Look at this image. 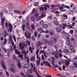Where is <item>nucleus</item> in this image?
Returning <instances> with one entry per match:
<instances>
[{
  "label": "nucleus",
  "instance_id": "f257e3e1",
  "mask_svg": "<svg viewBox=\"0 0 77 77\" xmlns=\"http://www.w3.org/2000/svg\"><path fill=\"white\" fill-rule=\"evenodd\" d=\"M23 45V43H20L19 44L20 50H22V54H24L25 56H27V54H26V51L24 50H23V48H24V46L23 45Z\"/></svg>",
  "mask_w": 77,
  "mask_h": 77
},
{
  "label": "nucleus",
  "instance_id": "f03ea898",
  "mask_svg": "<svg viewBox=\"0 0 77 77\" xmlns=\"http://www.w3.org/2000/svg\"><path fill=\"white\" fill-rule=\"evenodd\" d=\"M25 36L27 38L30 39V37H31V34L30 33L29 31H26L25 32Z\"/></svg>",
  "mask_w": 77,
  "mask_h": 77
},
{
  "label": "nucleus",
  "instance_id": "7ed1b4c3",
  "mask_svg": "<svg viewBox=\"0 0 77 77\" xmlns=\"http://www.w3.org/2000/svg\"><path fill=\"white\" fill-rule=\"evenodd\" d=\"M43 17H45V15L44 14H42V15L36 19L37 21H39L41 19H42Z\"/></svg>",
  "mask_w": 77,
  "mask_h": 77
},
{
  "label": "nucleus",
  "instance_id": "20e7f679",
  "mask_svg": "<svg viewBox=\"0 0 77 77\" xmlns=\"http://www.w3.org/2000/svg\"><path fill=\"white\" fill-rule=\"evenodd\" d=\"M1 64L2 65V67L4 69L6 70V69H7L6 67V66L5 65V63H4L3 61L2 60L1 61Z\"/></svg>",
  "mask_w": 77,
  "mask_h": 77
},
{
  "label": "nucleus",
  "instance_id": "39448f33",
  "mask_svg": "<svg viewBox=\"0 0 77 77\" xmlns=\"http://www.w3.org/2000/svg\"><path fill=\"white\" fill-rule=\"evenodd\" d=\"M38 31V32L40 31V33H44V31L43 29H42V28H40L37 29Z\"/></svg>",
  "mask_w": 77,
  "mask_h": 77
},
{
  "label": "nucleus",
  "instance_id": "423d86ee",
  "mask_svg": "<svg viewBox=\"0 0 77 77\" xmlns=\"http://www.w3.org/2000/svg\"><path fill=\"white\" fill-rule=\"evenodd\" d=\"M5 17H2L1 19V24L2 26H4V23H5Z\"/></svg>",
  "mask_w": 77,
  "mask_h": 77
},
{
  "label": "nucleus",
  "instance_id": "0eeeda50",
  "mask_svg": "<svg viewBox=\"0 0 77 77\" xmlns=\"http://www.w3.org/2000/svg\"><path fill=\"white\" fill-rule=\"evenodd\" d=\"M9 64H10L11 66H13L14 65V63L12 60L10 61L9 62Z\"/></svg>",
  "mask_w": 77,
  "mask_h": 77
},
{
  "label": "nucleus",
  "instance_id": "6e6552de",
  "mask_svg": "<svg viewBox=\"0 0 77 77\" xmlns=\"http://www.w3.org/2000/svg\"><path fill=\"white\" fill-rule=\"evenodd\" d=\"M27 55H25L24 57L25 59H26V61L28 63H29V58L28 57H27Z\"/></svg>",
  "mask_w": 77,
  "mask_h": 77
},
{
  "label": "nucleus",
  "instance_id": "1a4fd4ad",
  "mask_svg": "<svg viewBox=\"0 0 77 77\" xmlns=\"http://www.w3.org/2000/svg\"><path fill=\"white\" fill-rule=\"evenodd\" d=\"M27 72L29 74H32L33 72V69H30L28 70Z\"/></svg>",
  "mask_w": 77,
  "mask_h": 77
},
{
  "label": "nucleus",
  "instance_id": "9d476101",
  "mask_svg": "<svg viewBox=\"0 0 77 77\" xmlns=\"http://www.w3.org/2000/svg\"><path fill=\"white\" fill-rule=\"evenodd\" d=\"M44 8H45V11H46L47 9V8H50V6L49 5H44Z\"/></svg>",
  "mask_w": 77,
  "mask_h": 77
},
{
  "label": "nucleus",
  "instance_id": "9b49d317",
  "mask_svg": "<svg viewBox=\"0 0 77 77\" xmlns=\"http://www.w3.org/2000/svg\"><path fill=\"white\" fill-rule=\"evenodd\" d=\"M15 53L17 54H21V53L20 51H18V50L17 49L15 50Z\"/></svg>",
  "mask_w": 77,
  "mask_h": 77
},
{
  "label": "nucleus",
  "instance_id": "f8f14e48",
  "mask_svg": "<svg viewBox=\"0 0 77 77\" xmlns=\"http://www.w3.org/2000/svg\"><path fill=\"white\" fill-rule=\"evenodd\" d=\"M73 62L74 63H77V57L75 58L73 60Z\"/></svg>",
  "mask_w": 77,
  "mask_h": 77
},
{
  "label": "nucleus",
  "instance_id": "ddd939ff",
  "mask_svg": "<svg viewBox=\"0 0 77 77\" xmlns=\"http://www.w3.org/2000/svg\"><path fill=\"white\" fill-rule=\"evenodd\" d=\"M41 45H42V42H38L37 43V46L38 47H39Z\"/></svg>",
  "mask_w": 77,
  "mask_h": 77
},
{
  "label": "nucleus",
  "instance_id": "4468645a",
  "mask_svg": "<svg viewBox=\"0 0 77 77\" xmlns=\"http://www.w3.org/2000/svg\"><path fill=\"white\" fill-rule=\"evenodd\" d=\"M26 27V25H25V24H24L22 26V29L23 30V32H24V30H25V29Z\"/></svg>",
  "mask_w": 77,
  "mask_h": 77
},
{
  "label": "nucleus",
  "instance_id": "2eb2a0df",
  "mask_svg": "<svg viewBox=\"0 0 77 77\" xmlns=\"http://www.w3.org/2000/svg\"><path fill=\"white\" fill-rule=\"evenodd\" d=\"M51 64L49 63V62H47L46 63V65H47L48 67H50V68H51Z\"/></svg>",
  "mask_w": 77,
  "mask_h": 77
},
{
  "label": "nucleus",
  "instance_id": "dca6fc26",
  "mask_svg": "<svg viewBox=\"0 0 77 77\" xmlns=\"http://www.w3.org/2000/svg\"><path fill=\"white\" fill-rule=\"evenodd\" d=\"M62 7L63 8H64V7H65V8H68V9H70V8H69V6L65 5L64 4L63 5H62Z\"/></svg>",
  "mask_w": 77,
  "mask_h": 77
},
{
  "label": "nucleus",
  "instance_id": "f3484780",
  "mask_svg": "<svg viewBox=\"0 0 77 77\" xmlns=\"http://www.w3.org/2000/svg\"><path fill=\"white\" fill-rule=\"evenodd\" d=\"M41 60V59L40 58V57H39L38 58V60H37V65H38H38H39V63H40V60Z\"/></svg>",
  "mask_w": 77,
  "mask_h": 77
},
{
  "label": "nucleus",
  "instance_id": "a211bd4d",
  "mask_svg": "<svg viewBox=\"0 0 77 77\" xmlns=\"http://www.w3.org/2000/svg\"><path fill=\"white\" fill-rule=\"evenodd\" d=\"M7 40L6 39V38H5L4 39V41L3 42V44L4 45H5V44H7Z\"/></svg>",
  "mask_w": 77,
  "mask_h": 77
},
{
  "label": "nucleus",
  "instance_id": "6ab92c4d",
  "mask_svg": "<svg viewBox=\"0 0 77 77\" xmlns=\"http://www.w3.org/2000/svg\"><path fill=\"white\" fill-rule=\"evenodd\" d=\"M29 64H28V63H26L24 65V67L26 68H29Z\"/></svg>",
  "mask_w": 77,
  "mask_h": 77
},
{
  "label": "nucleus",
  "instance_id": "aec40b11",
  "mask_svg": "<svg viewBox=\"0 0 77 77\" xmlns=\"http://www.w3.org/2000/svg\"><path fill=\"white\" fill-rule=\"evenodd\" d=\"M44 52V54L45 57H46V55L45 54V51H44V50H41L40 53H43Z\"/></svg>",
  "mask_w": 77,
  "mask_h": 77
},
{
  "label": "nucleus",
  "instance_id": "412c9836",
  "mask_svg": "<svg viewBox=\"0 0 77 77\" xmlns=\"http://www.w3.org/2000/svg\"><path fill=\"white\" fill-rule=\"evenodd\" d=\"M34 16L35 17H37L39 16V13H38L36 12L34 14Z\"/></svg>",
  "mask_w": 77,
  "mask_h": 77
},
{
  "label": "nucleus",
  "instance_id": "4be33fe9",
  "mask_svg": "<svg viewBox=\"0 0 77 77\" xmlns=\"http://www.w3.org/2000/svg\"><path fill=\"white\" fill-rule=\"evenodd\" d=\"M10 70L13 72H15V70L14 69L12 68V67L10 68Z\"/></svg>",
  "mask_w": 77,
  "mask_h": 77
},
{
  "label": "nucleus",
  "instance_id": "5701e85b",
  "mask_svg": "<svg viewBox=\"0 0 77 77\" xmlns=\"http://www.w3.org/2000/svg\"><path fill=\"white\" fill-rule=\"evenodd\" d=\"M31 19L32 21H34L35 20V18L34 16H32L31 17Z\"/></svg>",
  "mask_w": 77,
  "mask_h": 77
},
{
  "label": "nucleus",
  "instance_id": "b1692460",
  "mask_svg": "<svg viewBox=\"0 0 77 77\" xmlns=\"http://www.w3.org/2000/svg\"><path fill=\"white\" fill-rule=\"evenodd\" d=\"M35 59V58L34 57H32L31 58L30 60L31 61H34Z\"/></svg>",
  "mask_w": 77,
  "mask_h": 77
},
{
  "label": "nucleus",
  "instance_id": "393cba45",
  "mask_svg": "<svg viewBox=\"0 0 77 77\" xmlns=\"http://www.w3.org/2000/svg\"><path fill=\"white\" fill-rule=\"evenodd\" d=\"M69 61L67 60L66 61L65 65L66 66H68V65H69Z\"/></svg>",
  "mask_w": 77,
  "mask_h": 77
},
{
  "label": "nucleus",
  "instance_id": "a878e982",
  "mask_svg": "<svg viewBox=\"0 0 77 77\" xmlns=\"http://www.w3.org/2000/svg\"><path fill=\"white\" fill-rule=\"evenodd\" d=\"M54 56L56 58H58L59 56V54H57V53H55Z\"/></svg>",
  "mask_w": 77,
  "mask_h": 77
},
{
  "label": "nucleus",
  "instance_id": "bb28decb",
  "mask_svg": "<svg viewBox=\"0 0 77 77\" xmlns=\"http://www.w3.org/2000/svg\"><path fill=\"white\" fill-rule=\"evenodd\" d=\"M57 38L56 37H54V41L55 43L56 42H57Z\"/></svg>",
  "mask_w": 77,
  "mask_h": 77
},
{
  "label": "nucleus",
  "instance_id": "cd10ccee",
  "mask_svg": "<svg viewBox=\"0 0 77 77\" xmlns=\"http://www.w3.org/2000/svg\"><path fill=\"white\" fill-rule=\"evenodd\" d=\"M19 54L18 57H21V58L22 60H23V54H21V55L20 54Z\"/></svg>",
  "mask_w": 77,
  "mask_h": 77
},
{
  "label": "nucleus",
  "instance_id": "c85d7f7f",
  "mask_svg": "<svg viewBox=\"0 0 77 77\" xmlns=\"http://www.w3.org/2000/svg\"><path fill=\"white\" fill-rule=\"evenodd\" d=\"M47 19L48 20H52V17H51V16H49L48 17Z\"/></svg>",
  "mask_w": 77,
  "mask_h": 77
},
{
  "label": "nucleus",
  "instance_id": "c756f323",
  "mask_svg": "<svg viewBox=\"0 0 77 77\" xmlns=\"http://www.w3.org/2000/svg\"><path fill=\"white\" fill-rule=\"evenodd\" d=\"M17 66L19 68H21V65L20 63H17Z\"/></svg>",
  "mask_w": 77,
  "mask_h": 77
},
{
  "label": "nucleus",
  "instance_id": "7c9ffc66",
  "mask_svg": "<svg viewBox=\"0 0 77 77\" xmlns=\"http://www.w3.org/2000/svg\"><path fill=\"white\" fill-rule=\"evenodd\" d=\"M45 44H50V42L48 40H46L45 41Z\"/></svg>",
  "mask_w": 77,
  "mask_h": 77
},
{
  "label": "nucleus",
  "instance_id": "2f4dec72",
  "mask_svg": "<svg viewBox=\"0 0 77 77\" xmlns=\"http://www.w3.org/2000/svg\"><path fill=\"white\" fill-rule=\"evenodd\" d=\"M56 31H57V32H60V30L58 27H57L56 28Z\"/></svg>",
  "mask_w": 77,
  "mask_h": 77
},
{
  "label": "nucleus",
  "instance_id": "473e14b6",
  "mask_svg": "<svg viewBox=\"0 0 77 77\" xmlns=\"http://www.w3.org/2000/svg\"><path fill=\"white\" fill-rule=\"evenodd\" d=\"M70 50H71V51H72L73 50H74V48L73 46H71L70 47Z\"/></svg>",
  "mask_w": 77,
  "mask_h": 77
},
{
  "label": "nucleus",
  "instance_id": "72a5a7b5",
  "mask_svg": "<svg viewBox=\"0 0 77 77\" xmlns=\"http://www.w3.org/2000/svg\"><path fill=\"white\" fill-rule=\"evenodd\" d=\"M34 5L35 6H37L39 5V2H36L35 3Z\"/></svg>",
  "mask_w": 77,
  "mask_h": 77
},
{
  "label": "nucleus",
  "instance_id": "f704fd0d",
  "mask_svg": "<svg viewBox=\"0 0 77 77\" xmlns=\"http://www.w3.org/2000/svg\"><path fill=\"white\" fill-rule=\"evenodd\" d=\"M44 22L43 20H42L40 21V25H43L44 24Z\"/></svg>",
  "mask_w": 77,
  "mask_h": 77
},
{
  "label": "nucleus",
  "instance_id": "c9c22d12",
  "mask_svg": "<svg viewBox=\"0 0 77 77\" xmlns=\"http://www.w3.org/2000/svg\"><path fill=\"white\" fill-rule=\"evenodd\" d=\"M54 24H55L57 26H59V23H58V22H57V21H54Z\"/></svg>",
  "mask_w": 77,
  "mask_h": 77
},
{
  "label": "nucleus",
  "instance_id": "e433bc0d",
  "mask_svg": "<svg viewBox=\"0 0 77 77\" xmlns=\"http://www.w3.org/2000/svg\"><path fill=\"white\" fill-rule=\"evenodd\" d=\"M49 34H50V35L53 36V34H54V33H53V31H49Z\"/></svg>",
  "mask_w": 77,
  "mask_h": 77
},
{
  "label": "nucleus",
  "instance_id": "4c0bfd02",
  "mask_svg": "<svg viewBox=\"0 0 77 77\" xmlns=\"http://www.w3.org/2000/svg\"><path fill=\"white\" fill-rule=\"evenodd\" d=\"M44 10V7H40L39 9V10L40 11H43V10Z\"/></svg>",
  "mask_w": 77,
  "mask_h": 77
},
{
  "label": "nucleus",
  "instance_id": "58836bf2",
  "mask_svg": "<svg viewBox=\"0 0 77 77\" xmlns=\"http://www.w3.org/2000/svg\"><path fill=\"white\" fill-rule=\"evenodd\" d=\"M29 51L31 52V54H32L33 53V49L31 48V47H29Z\"/></svg>",
  "mask_w": 77,
  "mask_h": 77
},
{
  "label": "nucleus",
  "instance_id": "ea45409f",
  "mask_svg": "<svg viewBox=\"0 0 77 77\" xmlns=\"http://www.w3.org/2000/svg\"><path fill=\"white\" fill-rule=\"evenodd\" d=\"M9 51H10V50H9V49H5V51L4 52H5V53H6V52L9 53Z\"/></svg>",
  "mask_w": 77,
  "mask_h": 77
},
{
  "label": "nucleus",
  "instance_id": "a19ab883",
  "mask_svg": "<svg viewBox=\"0 0 77 77\" xmlns=\"http://www.w3.org/2000/svg\"><path fill=\"white\" fill-rule=\"evenodd\" d=\"M9 29H12V25L11 24L9 23Z\"/></svg>",
  "mask_w": 77,
  "mask_h": 77
},
{
  "label": "nucleus",
  "instance_id": "79ce46f5",
  "mask_svg": "<svg viewBox=\"0 0 77 77\" xmlns=\"http://www.w3.org/2000/svg\"><path fill=\"white\" fill-rule=\"evenodd\" d=\"M15 12V13H18V14H21V12L19 11H18V10H16L14 11Z\"/></svg>",
  "mask_w": 77,
  "mask_h": 77
},
{
  "label": "nucleus",
  "instance_id": "37998d69",
  "mask_svg": "<svg viewBox=\"0 0 77 77\" xmlns=\"http://www.w3.org/2000/svg\"><path fill=\"white\" fill-rule=\"evenodd\" d=\"M35 8H33V11L31 12L32 14H34V13L35 12Z\"/></svg>",
  "mask_w": 77,
  "mask_h": 77
},
{
  "label": "nucleus",
  "instance_id": "c03bdc74",
  "mask_svg": "<svg viewBox=\"0 0 77 77\" xmlns=\"http://www.w3.org/2000/svg\"><path fill=\"white\" fill-rule=\"evenodd\" d=\"M20 75H22V77H26V76L24 75V74L23 73H20Z\"/></svg>",
  "mask_w": 77,
  "mask_h": 77
},
{
  "label": "nucleus",
  "instance_id": "a18cd8bd",
  "mask_svg": "<svg viewBox=\"0 0 77 77\" xmlns=\"http://www.w3.org/2000/svg\"><path fill=\"white\" fill-rule=\"evenodd\" d=\"M26 25L27 27H29V26L30 25V24H29V23L28 22H27L26 23Z\"/></svg>",
  "mask_w": 77,
  "mask_h": 77
},
{
  "label": "nucleus",
  "instance_id": "49530a36",
  "mask_svg": "<svg viewBox=\"0 0 77 77\" xmlns=\"http://www.w3.org/2000/svg\"><path fill=\"white\" fill-rule=\"evenodd\" d=\"M43 28H47V25L46 24L43 25Z\"/></svg>",
  "mask_w": 77,
  "mask_h": 77
},
{
  "label": "nucleus",
  "instance_id": "de8ad7c7",
  "mask_svg": "<svg viewBox=\"0 0 77 77\" xmlns=\"http://www.w3.org/2000/svg\"><path fill=\"white\" fill-rule=\"evenodd\" d=\"M5 24V27H9V25H8V23H6Z\"/></svg>",
  "mask_w": 77,
  "mask_h": 77
},
{
  "label": "nucleus",
  "instance_id": "09e8293b",
  "mask_svg": "<svg viewBox=\"0 0 77 77\" xmlns=\"http://www.w3.org/2000/svg\"><path fill=\"white\" fill-rule=\"evenodd\" d=\"M62 34H63V35H66L67 34L66 33L65 31H62L61 32Z\"/></svg>",
  "mask_w": 77,
  "mask_h": 77
},
{
  "label": "nucleus",
  "instance_id": "8fccbe9b",
  "mask_svg": "<svg viewBox=\"0 0 77 77\" xmlns=\"http://www.w3.org/2000/svg\"><path fill=\"white\" fill-rule=\"evenodd\" d=\"M31 27L32 28V30H33L34 28H35V26L34 25H31Z\"/></svg>",
  "mask_w": 77,
  "mask_h": 77
},
{
  "label": "nucleus",
  "instance_id": "3c124183",
  "mask_svg": "<svg viewBox=\"0 0 77 77\" xmlns=\"http://www.w3.org/2000/svg\"><path fill=\"white\" fill-rule=\"evenodd\" d=\"M55 14H60V12L59 11H56L55 12Z\"/></svg>",
  "mask_w": 77,
  "mask_h": 77
},
{
  "label": "nucleus",
  "instance_id": "603ef678",
  "mask_svg": "<svg viewBox=\"0 0 77 77\" xmlns=\"http://www.w3.org/2000/svg\"><path fill=\"white\" fill-rule=\"evenodd\" d=\"M68 27H69V28H70V29H73V27L71 25H68L67 26Z\"/></svg>",
  "mask_w": 77,
  "mask_h": 77
},
{
  "label": "nucleus",
  "instance_id": "864d4df0",
  "mask_svg": "<svg viewBox=\"0 0 77 77\" xmlns=\"http://www.w3.org/2000/svg\"><path fill=\"white\" fill-rule=\"evenodd\" d=\"M37 32L35 31L34 32V35L35 36V37H36L37 36Z\"/></svg>",
  "mask_w": 77,
  "mask_h": 77
},
{
  "label": "nucleus",
  "instance_id": "5fc2aeb1",
  "mask_svg": "<svg viewBox=\"0 0 77 77\" xmlns=\"http://www.w3.org/2000/svg\"><path fill=\"white\" fill-rule=\"evenodd\" d=\"M64 51L65 53H68V49H65Z\"/></svg>",
  "mask_w": 77,
  "mask_h": 77
},
{
  "label": "nucleus",
  "instance_id": "6e6d98bb",
  "mask_svg": "<svg viewBox=\"0 0 77 77\" xmlns=\"http://www.w3.org/2000/svg\"><path fill=\"white\" fill-rule=\"evenodd\" d=\"M5 72H6V74L7 76L8 77V76L9 75V73H8V72L7 71H5Z\"/></svg>",
  "mask_w": 77,
  "mask_h": 77
},
{
  "label": "nucleus",
  "instance_id": "4d7b16f0",
  "mask_svg": "<svg viewBox=\"0 0 77 77\" xmlns=\"http://www.w3.org/2000/svg\"><path fill=\"white\" fill-rule=\"evenodd\" d=\"M45 33L47 34V33H49V31H48V30H46L45 32Z\"/></svg>",
  "mask_w": 77,
  "mask_h": 77
},
{
  "label": "nucleus",
  "instance_id": "13d9d810",
  "mask_svg": "<svg viewBox=\"0 0 77 77\" xmlns=\"http://www.w3.org/2000/svg\"><path fill=\"white\" fill-rule=\"evenodd\" d=\"M39 53V49H38V50H37L36 51V54L37 56H38V53Z\"/></svg>",
  "mask_w": 77,
  "mask_h": 77
},
{
  "label": "nucleus",
  "instance_id": "bf43d9fd",
  "mask_svg": "<svg viewBox=\"0 0 77 77\" xmlns=\"http://www.w3.org/2000/svg\"><path fill=\"white\" fill-rule=\"evenodd\" d=\"M58 55H59V56L60 57H62V56H63V55H62V54L61 53H59Z\"/></svg>",
  "mask_w": 77,
  "mask_h": 77
},
{
  "label": "nucleus",
  "instance_id": "052dcab7",
  "mask_svg": "<svg viewBox=\"0 0 77 77\" xmlns=\"http://www.w3.org/2000/svg\"><path fill=\"white\" fill-rule=\"evenodd\" d=\"M62 25H63V26H68V25L66 23H63Z\"/></svg>",
  "mask_w": 77,
  "mask_h": 77
},
{
  "label": "nucleus",
  "instance_id": "680f3d73",
  "mask_svg": "<svg viewBox=\"0 0 77 77\" xmlns=\"http://www.w3.org/2000/svg\"><path fill=\"white\" fill-rule=\"evenodd\" d=\"M60 10H63V8L62 7H60L59 8Z\"/></svg>",
  "mask_w": 77,
  "mask_h": 77
},
{
  "label": "nucleus",
  "instance_id": "e2e57ef3",
  "mask_svg": "<svg viewBox=\"0 0 77 77\" xmlns=\"http://www.w3.org/2000/svg\"><path fill=\"white\" fill-rule=\"evenodd\" d=\"M67 40L68 42H69V41H70V38H69V37H68L67 38Z\"/></svg>",
  "mask_w": 77,
  "mask_h": 77
},
{
  "label": "nucleus",
  "instance_id": "0e129e2a",
  "mask_svg": "<svg viewBox=\"0 0 77 77\" xmlns=\"http://www.w3.org/2000/svg\"><path fill=\"white\" fill-rule=\"evenodd\" d=\"M28 77H34V75H30L28 76Z\"/></svg>",
  "mask_w": 77,
  "mask_h": 77
},
{
  "label": "nucleus",
  "instance_id": "69168bd1",
  "mask_svg": "<svg viewBox=\"0 0 77 77\" xmlns=\"http://www.w3.org/2000/svg\"><path fill=\"white\" fill-rule=\"evenodd\" d=\"M73 32H74V31L73 30H71L70 31V33L71 34H72V33H73Z\"/></svg>",
  "mask_w": 77,
  "mask_h": 77
},
{
  "label": "nucleus",
  "instance_id": "338daca9",
  "mask_svg": "<svg viewBox=\"0 0 77 77\" xmlns=\"http://www.w3.org/2000/svg\"><path fill=\"white\" fill-rule=\"evenodd\" d=\"M5 35H6L7 36H9V33H8V32H5Z\"/></svg>",
  "mask_w": 77,
  "mask_h": 77
},
{
  "label": "nucleus",
  "instance_id": "774afa93",
  "mask_svg": "<svg viewBox=\"0 0 77 77\" xmlns=\"http://www.w3.org/2000/svg\"><path fill=\"white\" fill-rule=\"evenodd\" d=\"M49 35L48 34L47 35H46V38H49Z\"/></svg>",
  "mask_w": 77,
  "mask_h": 77
}]
</instances>
